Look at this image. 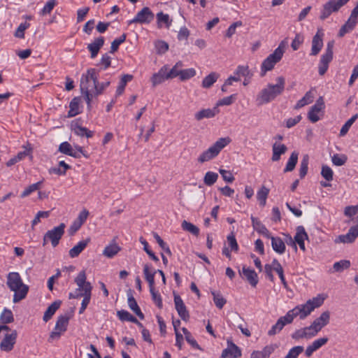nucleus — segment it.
Returning <instances> with one entry per match:
<instances>
[{
	"mask_svg": "<svg viewBox=\"0 0 358 358\" xmlns=\"http://www.w3.org/2000/svg\"><path fill=\"white\" fill-rule=\"evenodd\" d=\"M234 74L236 77L239 78L242 77H248L251 78L252 76V73L250 72L248 66L239 65L237 66Z\"/></svg>",
	"mask_w": 358,
	"mask_h": 358,
	"instance_id": "c03bdc74",
	"label": "nucleus"
},
{
	"mask_svg": "<svg viewBox=\"0 0 358 358\" xmlns=\"http://www.w3.org/2000/svg\"><path fill=\"white\" fill-rule=\"evenodd\" d=\"M110 81L99 83L97 80V83L94 85V96H97L102 94L103 90L110 85Z\"/></svg>",
	"mask_w": 358,
	"mask_h": 358,
	"instance_id": "0e129e2a",
	"label": "nucleus"
},
{
	"mask_svg": "<svg viewBox=\"0 0 358 358\" xmlns=\"http://www.w3.org/2000/svg\"><path fill=\"white\" fill-rule=\"evenodd\" d=\"M73 132L81 137L86 136L87 138H91L93 136L94 132L89 130L87 128L82 127L78 124H76L73 127Z\"/></svg>",
	"mask_w": 358,
	"mask_h": 358,
	"instance_id": "ea45409f",
	"label": "nucleus"
},
{
	"mask_svg": "<svg viewBox=\"0 0 358 358\" xmlns=\"http://www.w3.org/2000/svg\"><path fill=\"white\" fill-rule=\"evenodd\" d=\"M181 227L183 230L187 231L196 236L199 234V229L192 223L186 220H184L182 222Z\"/></svg>",
	"mask_w": 358,
	"mask_h": 358,
	"instance_id": "a18cd8bd",
	"label": "nucleus"
},
{
	"mask_svg": "<svg viewBox=\"0 0 358 358\" xmlns=\"http://www.w3.org/2000/svg\"><path fill=\"white\" fill-rule=\"evenodd\" d=\"M117 315L121 321L137 322V319L125 310H118Z\"/></svg>",
	"mask_w": 358,
	"mask_h": 358,
	"instance_id": "09e8293b",
	"label": "nucleus"
},
{
	"mask_svg": "<svg viewBox=\"0 0 358 358\" xmlns=\"http://www.w3.org/2000/svg\"><path fill=\"white\" fill-rule=\"evenodd\" d=\"M133 79V76L129 74L124 75L119 83V85L116 90V95L120 96L121 95L125 89L126 85L128 82L131 81Z\"/></svg>",
	"mask_w": 358,
	"mask_h": 358,
	"instance_id": "a19ab883",
	"label": "nucleus"
},
{
	"mask_svg": "<svg viewBox=\"0 0 358 358\" xmlns=\"http://www.w3.org/2000/svg\"><path fill=\"white\" fill-rule=\"evenodd\" d=\"M66 225L61 223L59 226L55 227L52 229L46 232V238H49L50 241L53 248L58 245L60 239L64 234Z\"/></svg>",
	"mask_w": 358,
	"mask_h": 358,
	"instance_id": "9b49d317",
	"label": "nucleus"
},
{
	"mask_svg": "<svg viewBox=\"0 0 358 358\" xmlns=\"http://www.w3.org/2000/svg\"><path fill=\"white\" fill-rule=\"evenodd\" d=\"M252 225L255 231L264 237L268 238L271 237V233L258 218L251 216Z\"/></svg>",
	"mask_w": 358,
	"mask_h": 358,
	"instance_id": "393cba45",
	"label": "nucleus"
},
{
	"mask_svg": "<svg viewBox=\"0 0 358 358\" xmlns=\"http://www.w3.org/2000/svg\"><path fill=\"white\" fill-rule=\"evenodd\" d=\"M157 53L162 55L169 50V44L164 41H157L155 43Z\"/></svg>",
	"mask_w": 358,
	"mask_h": 358,
	"instance_id": "69168bd1",
	"label": "nucleus"
},
{
	"mask_svg": "<svg viewBox=\"0 0 358 358\" xmlns=\"http://www.w3.org/2000/svg\"><path fill=\"white\" fill-rule=\"evenodd\" d=\"M17 336V334L15 330L13 331L11 334H6L0 343L1 350L6 352L11 351L16 342Z\"/></svg>",
	"mask_w": 358,
	"mask_h": 358,
	"instance_id": "dca6fc26",
	"label": "nucleus"
},
{
	"mask_svg": "<svg viewBox=\"0 0 358 358\" xmlns=\"http://www.w3.org/2000/svg\"><path fill=\"white\" fill-rule=\"evenodd\" d=\"M314 95L311 90L307 92L305 95L297 101L294 106L295 109H299L313 101Z\"/></svg>",
	"mask_w": 358,
	"mask_h": 358,
	"instance_id": "f704fd0d",
	"label": "nucleus"
},
{
	"mask_svg": "<svg viewBox=\"0 0 358 358\" xmlns=\"http://www.w3.org/2000/svg\"><path fill=\"white\" fill-rule=\"evenodd\" d=\"M287 148L284 144H278L275 143L272 147L273 155L271 159L273 162H278L280 159V156L285 154Z\"/></svg>",
	"mask_w": 358,
	"mask_h": 358,
	"instance_id": "c756f323",
	"label": "nucleus"
},
{
	"mask_svg": "<svg viewBox=\"0 0 358 358\" xmlns=\"http://www.w3.org/2000/svg\"><path fill=\"white\" fill-rule=\"evenodd\" d=\"M157 20L159 24L164 23L167 28H169L171 25L172 20L169 19V15L164 14L163 12H159L157 14Z\"/></svg>",
	"mask_w": 358,
	"mask_h": 358,
	"instance_id": "680f3d73",
	"label": "nucleus"
},
{
	"mask_svg": "<svg viewBox=\"0 0 358 358\" xmlns=\"http://www.w3.org/2000/svg\"><path fill=\"white\" fill-rule=\"evenodd\" d=\"M220 78V74L217 72H211L210 74L203 78L201 87L204 89L210 88L214 83L217 82V80Z\"/></svg>",
	"mask_w": 358,
	"mask_h": 358,
	"instance_id": "2f4dec72",
	"label": "nucleus"
},
{
	"mask_svg": "<svg viewBox=\"0 0 358 358\" xmlns=\"http://www.w3.org/2000/svg\"><path fill=\"white\" fill-rule=\"evenodd\" d=\"M182 66V63L181 62H177L171 69L167 71V77L169 78V79H173L178 76L180 77V72L182 71L180 68Z\"/></svg>",
	"mask_w": 358,
	"mask_h": 358,
	"instance_id": "8fccbe9b",
	"label": "nucleus"
},
{
	"mask_svg": "<svg viewBox=\"0 0 358 358\" xmlns=\"http://www.w3.org/2000/svg\"><path fill=\"white\" fill-rule=\"evenodd\" d=\"M242 273L245 277L248 282L254 287H255L259 282L258 275L255 270L250 268L243 267Z\"/></svg>",
	"mask_w": 358,
	"mask_h": 358,
	"instance_id": "cd10ccee",
	"label": "nucleus"
},
{
	"mask_svg": "<svg viewBox=\"0 0 358 358\" xmlns=\"http://www.w3.org/2000/svg\"><path fill=\"white\" fill-rule=\"evenodd\" d=\"M275 349V347L273 345H266L262 351H257V353H259V356L260 358H268Z\"/></svg>",
	"mask_w": 358,
	"mask_h": 358,
	"instance_id": "338daca9",
	"label": "nucleus"
},
{
	"mask_svg": "<svg viewBox=\"0 0 358 358\" xmlns=\"http://www.w3.org/2000/svg\"><path fill=\"white\" fill-rule=\"evenodd\" d=\"M169 67L167 65L163 66L157 73H155L152 75L151 78V82L153 87H155L166 80H169V78L167 77V71Z\"/></svg>",
	"mask_w": 358,
	"mask_h": 358,
	"instance_id": "412c9836",
	"label": "nucleus"
},
{
	"mask_svg": "<svg viewBox=\"0 0 358 358\" xmlns=\"http://www.w3.org/2000/svg\"><path fill=\"white\" fill-rule=\"evenodd\" d=\"M324 31L322 28L317 29L315 35L313 37L311 51L310 55H317L323 47Z\"/></svg>",
	"mask_w": 358,
	"mask_h": 358,
	"instance_id": "ddd939ff",
	"label": "nucleus"
},
{
	"mask_svg": "<svg viewBox=\"0 0 358 358\" xmlns=\"http://www.w3.org/2000/svg\"><path fill=\"white\" fill-rule=\"evenodd\" d=\"M324 301V298L319 294L308 300L306 303L296 306L293 309L289 310L287 313L290 315L292 321L296 317H299L301 320H303L315 308L320 307L323 304Z\"/></svg>",
	"mask_w": 358,
	"mask_h": 358,
	"instance_id": "f03ea898",
	"label": "nucleus"
},
{
	"mask_svg": "<svg viewBox=\"0 0 358 358\" xmlns=\"http://www.w3.org/2000/svg\"><path fill=\"white\" fill-rule=\"evenodd\" d=\"M329 320L330 313L327 310L323 312L319 317L316 318L312 324L316 327L318 331H320L323 327L329 324Z\"/></svg>",
	"mask_w": 358,
	"mask_h": 358,
	"instance_id": "b1692460",
	"label": "nucleus"
},
{
	"mask_svg": "<svg viewBox=\"0 0 358 358\" xmlns=\"http://www.w3.org/2000/svg\"><path fill=\"white\" fill-rule=\"evenodd\" d=\"M153 237L159 244V247L168 255H171V252L167 244L162 239L159 234L156 232H153Z\"/></svg>",
	"mask_w": 358,
	"mask_h": 358,
	"instance_id": "e2e57ef3",
	"label": "nucleus"
},
{
	"mask_svg": "<svg viewBox=\"0 0 358 358\" xmlns=\"http://www.w3.org/2000/svg\"><path fill=\"white\" fill-rule=\"evenodd\" d=\"M80 99L78 97L73 98L69 104V110L68 112V117H71L80 113L79 111Z\"/></svg>",
	"mask_w": 358,
	"mask_h": 358,
	"instance_id": "4c0bfd02",
	"label": "nucleus"
},
{
	"mask_svg": "<svg viewBox=\"0 0 358 358\" xmlns=\"http://www.w3.org/2000/svg\"><path fill=\"white\" fill-rule=\"evenodd\" d=\"M325 105L324 99L322 96H320L317 100L315 103L310 108V110L308 113V120L313 122H317L320 120V117L319 116V113H321L324 109Z\"/></svg>",
	"mask_w": 358,
	"mask_h": 358,
	"instance_id": "f8f14e48",
	"label": "nucleus"
},
{
	"mask_svg": "<svg viewBox=\"0 0 358 358\" xmlns=\"http://www.w3.org/2000/svg\"><path fill=\"white\" fill-rule=\"evenodd\" d=\"M298 156L299 153L297 152H292L284 169L285 173L292 171L294 169L298 162Z\"/></svg>",
	"mask_w": 358,
	"mask_h": 358,
	"instance_id": "e433bc0d",
	"label": "nucleus"
},
{
	"mask_svg": "<svg viewBox=\"0 0 358 358\" xmlns=\"http://www.w3.org/2000/svg\"><path fill=\"white\" fill-rule=\"evenodd\" d=\"M356 24H357V21H355L350 18H348V20L346 21V22L341 27L339 32H338V36L343 37L347 33L352 31L354 29V28L355 27Z\"/></svg>",
	"mask_w": 358,
	"mask_h": 358,
	"instance_id": "c9c22d12",
	"label": "nucleus"
},
{
	"mask_svg": "<svg viewBox=\"0 0 358 358\" xmlns=\"http://www.w3.org/2000/svg\"><path fill=\"white\" fill-rule=\"evenodd\" d=\"M308 238V236L305 231L304 227L303 226L297 227L296 232L294 236L295 244L298 243L300 249L303 251L306 250L304 241Z\"/></svg>",
	"mask_w": 358,
	"mask_h": 358,
	"instance_id": "5701e85b",
	"label": "nucleus"
},
{
	"mask_svg": "<svg viewBox=\"0 0 358 358\" xmlns=\"http://www.w3.org/2000/svg\"><path fill=\"white\" fill-rule=\"evenodd\" d=\"M334 47V41H330L327 43L325 52L321 56L319 66L318 72L320 76H323L328 70L329 64L333 59V49Z\"/></svg>",
	"mask_w": 358,
	"mask_h": 358,
	"instance_id": "6e6552de",
	"label": "nucleus"
},
{
	"mask_svg": "<svg viewBox=\"0 0 358 358\" xmlns=\"http://www.w3.org/2000/svg\"><path fill=\"white\" fill-rule=\"evenodd\" d=\"M229 143V138H220L207 150H208V152L210 153L211 156H213L215 158L219 155L220 151Z\"/></svg>",
	"mask_w": 358,
	"mask_h": 358,
	"instance_id": "6ab92c4d",
	"label": "nucleus"
},
{
	"mask_svg": "<svg viewBox=\"0 0 358 358\" xmlns=\"http://www.w3.org/2000/svg\"><path fill=\"white\" fill-rule=\"evenodd\" d=\"M62 301L59 300L55 301L52 303L44 313L43 320L45 322L49 321L55 312L59 308Z\"/></svg>",
	"mask_w": 358,
	"mask_h": 358,
	"instance_id": "473e14b6",
	"label": "nucleus"
},
{
	"mask_svg": "<svg viewBox=\"0 0 358 358\" xmlns=\"http://www.w3.org/2000/svg\"><path fill=\"white\" fill-rule=\"evenodd\" d=\"M211 294L213 296V301L215 306L218 308L222 309L227 302L226 299L222 296V295L220 292H216L213 291L211 292Z\"/></svg>",
	"mask_w": 358,
	"mask_h": 358,
	"instance_id": "3c124183",
	"label": "nucleus"
},
{
	"mask_svg": "<svg viewBox=\"0 0 358 358\" xmlns=\"http://www.w3.org/2000/svg\"><path fill=\"white\" fill-rule=\"evenodd\" d=\"M157 273V269L152 268L150 264H145L143 266V274L145 279L148 283L149 287H152L155 285V275Z\"/></svg>",
	"mask_w": 358,
	"mask_h": 358,
	"instance_id": "a878e982",
	"label": "nucleus"
},
{
	"mask_svg": "<svg viewBox=\"0 0 358 358\" xmlns=\"http://www.w3.org/2000/svg\"><path fill=\"white\" fill-rule=\"evenodd\" d=\"M6 285L10 291L14 292L13 303H18L27 296L29 287L23 283L19 273L10 272L7 275Z\"/></svg>",
	"mask_w": 358,
	"mask_h": 358,
	"instance_id": "f257e3e1",
	"label": "nucleus"
},
{
	"mask_svg": "<svg viewBox=\"0 0 358 358\" xmlns=\"http://www.w3.org/2000/svg\"><path fill=\"white\" fill-rule=\"evenodd\" d=\"M180 73V80L184 81L193 78L196 75V70L193 68H189L183 69Z\"/></svg>",
	"mask_w": 358,
	"mask_h": 358,
	"instance_id": "6e6d98bb",
	"label": "nucleus"
},
{
	"mask_svg": "<svg viewBox=\"0 0 358 358\" xmlns=\"http://www.w3.org/2000/svg\"><path fill=\"white\" fill-rule=\"evenodd\" d=\"M269 238L271 241L273 250L278 254H283L286 249V246L283 241L280 237H274L272 236H271Z\"/></svg>",
	"mask_w": 358,
	"mask_h": 358,
	"instance_id": "7c9ffc66",
	"label": "nucleus"
},
{
	"mask_svg": "<svg viewBox=\"0 0 358 358\" xmlns=\"http://www.w3.org/2000/svg\"><path fill=\"white\" fill-rule=\"evenodd\" d=\"M155 15L149 7H143L138 11L136 16L128 22L129 24L138 23L141 24H148L153 21Z\"/></svg>",
	"mask_w": 358,
	"mask_h": 358,
	"instance_id": "9d476101",
	"label": "nucleus"
},
{
	"mask_svg": "<svg viewBox=\"0 0 358 358\" xmlns=\"http://www.w3.org/2000/svg\"><path fill=\"white\" fill-rule=\"evenodd\" d=\"M86 279L87 277L85 271H81L75 278V282L78 287L77 291H83L82 296H83V299L82 301L81 306L85 308L87 307L90 302L92 290L91 283L86 281Z\"/></svg>",
	"mask_w": 358,
	"mask_h": 358,
	"instance_id": "20e7f679",
	"label": "nucleus"
},
{
	"mask_svg": "<svg viewBox=\"0 0 358 358\" xmlns=\"http://www.w3.org/2000/svg\"><path fill=\"white\" fill-rule=\"evenodd\" d=\"M218 178L217 173L212 171H208L203 178L204 184L207 186H212Z\"/></svg>",
	"mask_w": 358,
	"mask_h": 358,
	"instance_id": "603ef678",
	"label": "nucleus"
},
{
	"mask_svg": "<svg viewBox=\"0 0 358 358\" xmlns=\"http://www.w3.org/2000/svg\"><path fill=\"white\" fill-rule=\"evenodd\" d=\"M58 150L62 154L73 157L74 158H80V155L78 153V152H75L71 145L67 141L62 143L59 146Z\"/></svg>",
	"mask_w": 358,
	"mask_h": 358,
	"instance_id": "c85d7f7f",
	"label": "nucleus"
},
{
	"mask_svg": "<svg viewBox=\"0 0 358 358\" xmlns=\"http://www.w3.org/2000/svg\"><path fill=\"white\" fill-rule=\"evenodd\" d=\"M227 345L222 352V358H238L241 356V349L231 341H227Z\"/></svg>",
	"mask_w": 358,
	"mask_h": 358,
	"instance_id": "a211bd4d",
	"label": "nucleus"
},
{
	"mask_svg": "<svg viewBox=\"0 0 358 358\" xmlns=\"http://www.w3.org/2000/svg\"><path fill=\"white\" fill-rule=\"evenodd\" d=\"M350 0H329L323 6L320 10V19L324 20L333 13L338 12L341 7L345 6Z\"/></svg>",
	"mask_w": 358,
	"mask_h": 358,
	"instance_id": "0eeeda50",
	"label": "nucleus"
},
{
	"mask_svg": "<svg viewBox=\"0 0 358 358\" xmlns=\"http://www.w3.org/2000/svg\"><path fill=\"white\" fill-rule=\"evenodd\" d=\"M292 322L290 315L287 313L285 316L280 317L276 323L272 326L271 329L268 331V336H274L279 333L287 324Z\"/></svg>",
	"mask_w": 358,
	"mask_h": 358,
	"instance_id": "4468645a",
	"label": "nucleus"
},
{
	"mask_svg": "<svg viewBox=\"0 0 358 358\" xmlns=\"http://www.w3.org/2000/svg\"><path fill=\"white\" fill-rule=\"evenodd\" d=\"M174 303L180 317L184 321H187L189 319V313L181 297L176 294H174Z\"/></svg>",
	"mask_w": 358,
	"mask_h": 358,
	"instance_id": "2eb2a0df",
	"label": "nucleus"
},
{
	"mask_svg": "<svg viewBox=\"0 0 358 358\" xmlns=\"http://www.w3.org/2000/svg\"><path fill=\"white\" fill-rule=\"evenodd\" d=\"M182 331L185 335V340L189 343L193 348L196 349H201L198 345L196 341L192 337L191 333L185 327L182 328Z\"/></svg>",
	"mask_w": 358,
	"mask_h": 358,
	"instance_id": "4d7b16f0",
	"label": "nucleus"
},
{
	"mask_svg": "<svg viewBox=\"0 0 358 358\" xmlns=\"http://www.w3.org/2000/svg\"><path fill=\"white\" fill-rule=\"evenodd\" d=\"M308 163H309V157L306 155L303 156V159L300 163V169H299V176L300 178H303L308 172Z\"/></svg>",
	"mask_w": 358,
	"mask_h": 358,
	"instance_id": "49530a36",
	"label": "nucleus"
},
{
	"mask_svg": "<svg viewBox=\"0 0 358 358\" xmlns=\"http://www.w3.org/2000/svg\"><path fill=\"white\" fill-rule=\"evenodd\" d=\"M219 113L220 110L217 106H215L213 108L202 109L194 114V118L197 121H201L204 118L214 117Z\"/></svg>",
	"mask_w": 358,
	"mask_h": 358,
	"instance_id": "4be33fe9",
	"label": "nucleus"
},
{
	"mask_svg": "<svg viewBox=\"0 0 358 358\" xmlns=\"http://www.w3.org/2000/svg\"><path fill=\"white\" fill-rule=\"evenodd\" d=\"M128 306L129 308L141 319L144 318V315L141 312L137 302L131 294H128Z\"/></svg>",
	"mask_w": 358,
	"mask_h": 358,
	"instance_id": "72a5a7b5",
	"label": "nucleus"
},
{
	"mask_svg": "<svg viewBox=\"0 0 358 358\" xmlns=\"http://www.w3.org/2000/svg\"><path fill=\"white\" fill-rule=\"evenodd\" d=\"M120 250V248L117 244H110L105 248L103 255L108 258H113Z\"/></svg>",
	"mask_w": 358,
	"mask_h": 358,
	"instance_id": "79ce46f5",
	"label": "nucleus"
},
{
	"mask_svg": "<svg viewBox=\"0 0 358 358\" xmlns=\"http://www.w3.org/2000/svg\"><path fill=\"white\" fill-rule=\"evenodd\" d=\"M358 237V224L351 227L348 232L345 235L338 236L336 240V243H353Z\"/></svg>",
	"mask_w": 358,
	"mask_h": 358,
	"instance_id": "f3484780",
	"label": "nucleus"
},
{
	"mask_svg": "<svg viewBox=\"0 0 358 358\" xmlns=\"http://www.w3.org/2000/svg\"><path fill=\"white\" fill-rule=\"evenodd\" d=\"M321 175L328 182L333 180L334 172L327 165H323L322 166Z\"/></svg>",
	"mask_w": 358,
	"mask_h": 358,
	"instance_id": "13d9d810",
	"label": "nucleus"
},
{
	"mask_svg": "<svg viewBox=\"0 0 358 358\" xmlns=\"http://www.w3.org/2000/svg\"><path fill=\"white\" fill-rule=\"evenodd\" d=\"M303 351V346H295L289 350L285 358H297L298 356Z\"/></svg>",
	"mask_w": 358,
	"mask_h": 358,
	"instance_id": "774afa93",
	"label": "nucleus"
},
{
	"mask_svg": "<svg viewBox=\"0 0 358 358\" xmlns=\"http://www.w3.org/2000/svg\"><path fill=\"white\" fill-rule=\"evenodd\" d=\"M276 81L277 83L275 85L268 84L257 95V100L259 104L269 103L282 93L285 85V78L282 76H280L276 78Z\"/></svg>",
	"mask_w": 358,
	"mask_h": 358,
	"instance_id": "7ed1b4c3",
	"label": "nucleus"
},
{
	"mask_svg": "<svg viewBox=\"0 0 358 358\" xmlns=\"http://www.w3.org/2000/svg\"><path fill=\"white\" fill-rule=\"evenodd\" d=\"M284 53V50L280 45L273 53L270 54L261 65V76H264L267 71H271L275 65L279 62Z\"/></svg>",
	"mask_w": 358,
	"mask_h": 358,
	"instance_id": "39448f33",
	"label": "nucleus"
},
{
	"mask_svg": "<svg viewBox=\"0 0 358 358\" xmlns=\"http://www.w3.org/2000/svg\"><path fill=\"white\" fill-rule=\"evenodd\" d=\"M91 239L90 238H87L85 240L80 241L78 243L77 245L73 246L70 250H69V256L71 258H75L78 257L83 250L87 247L88 243L90 242Z\"/></svg>",
	"mask_w": 358,
	"mask_h": 358,
	"instance_id": "bb28decb",
	"label": "nucleus"
},
{
	"mask_svg": "<svg viewBox=\"0 0 358 358\" xmlns=\"http://www.w3.org/2000/svg\"><path fill=\"white\" fill-rule=\"evenodd\" d=\"M269 194V189L265 186H262L257 193V199L261 206H264L266 203V199Z\"/></svg>",
	"mask_w": 358,
	"mask_h": 358,
	"instance_id": "58836bf2",
	"label": "nucleus"
},
{
	"mask_svg": "<svg viewBox=\"0 0 358 358\" xmlns=\"http://www.w3.org/2000/svg\"><path fill=\"white\" fill-rule=\"evenodd\" d=\"M127 38L126 34H122L119 38H115L112 43L110 46V53L115 52L118 48L119 46L125 41Z\"/></svg>",
	"mask_w": 358,
	"mask_h": 358,
	"instance_id": "5fc2aeb1",
	"label": "nucleus"
},
{
	"mask_svg": "<svg viewBox=\"0 0 358 358\" xmlns=\"http://www.w3.org/2000/svg\"><path fill=\"white\" fill-rule=\"evenodd\" d=\"M350 266V262L349 260H341L334 264L333 268L335 271L341 272L344 269H347Z\"/></svg>",
	"mask_w": 358,
	"mask_h": 358,
	"instance_id": "052dcab7",
	"label": "nucleus"
},
{
	"mask_svg": "<svg viewBox=\"0 0 358 358\" xmlns=\"http://www.w3.org/2000/svg\"><path fill=\"white\" fill-rule=\"evenodd\" d=\"M149 289L152 296V301L155 302V303L159 308H162L163 306L162 299L160 294L155 291V285H152V287H149Z\"/></svg>",
	"mask_w": 358,
	"mask_h": 358,
	"instance_id": "864d4df0",
	"label": "nucleus"
},
{
	"mask_svg": "<svg viewBox=\"0 0 358 358\" xmlns=\"http://www.w3.org/2000/svg\"><path fill=\"white\" fill-rule=\"evenodd\" d=\"M105 39L103 36H99L96 38L91 43H89L87 45V50L90 52V57L92 59L95 58L100 49L104 45Z\"/></svg>",
	"mask_w": 358,
	"mask_h": 358,
	"instance_id": "aec40b11",
	"label": "nucleus"
},
{
	"mask_svg": "<svg viewBox=\"0 0 358 358\" xmlns=\"http://www.w3.org/2000/svg\"><path fill=\"white\" fill-rule=\"evenodd\" d=\"M69 320L70 317L67 313L61 315L57 317L55 327L50 334L48 342L52 343L60 338L61 336L67 330Z\"/></svg>",
	"mask_w": 358,
	"mask_h": 358,
	"instance_id": "423d86ee",
	"label": "nucleus"
},
{
	"mask_svg": "<svg viewBox=\"0 0 358 358\" xmlns=\"http://www.w3.org/2000/svg\"><path fill=\"white\" fill-rule=\"evenodd\" d=\"M14 321L12 311L5 308L0 315V322L1 324H9Z\"/></svg>",
	"mask_w": 358,
	"mask_h": 358,
	"instance_id": "37998d69",
	"label": "nucleus"
},
{
	"mask_svg": "<svg viewBox=\"0 0 358 358\" xmlns=\"http://www.w3.org/2000/svg\"><path fill=\"white\" fill-rule=\"evenodd\" d=\"M97 71L94 68H90L87 70L85 73H83L80 78V87L81 91L90 90L91 87L94 88L95 83H97Z\"/></svg>",
	"mask_w": 358,
	"mask_h": 358,
	"instance_id": "1a4fd4ad",
	"label": "nucleus"
},
{
	"mask_svg": "<svg viewBox=\"0 0 358 358\" xmlns=\"http://www.w3.org/2000/svg\"><path fill=\"white\" fill-rule=\"evenodd\" d=\"M42 184V181L38 182L36 183H34L27 188L22 192L21 197L24 198L28 196L30 194H31L33 192L38 190L40 189L41 185Z\"/></svg>",
	"mask_w": 358,
	"mask_h": 358,
	"instance_id": "bf43d9fd",
	"label": "nucleus"
},
{
	"mask_svg": "<svg viewBox=\"0 0 358 358\" xmlns=\"http://www.w3.org/2000/svg\"><path fill=\"white\" fill-rule=\"evenodd\" d=\"M358 118V114H355L352 115L341 127L340 130L339 135L341 136H344L349 131L352 124L355 122V120Z\"/></svg>",
	"mask_w": 358,
	"mask_h": 358,
	"instance_id": "de8ad7c7",
	"label": "nucleus"
}]
</instances>
